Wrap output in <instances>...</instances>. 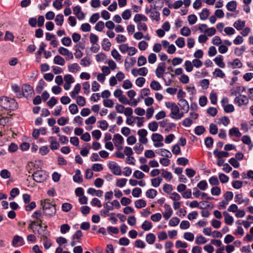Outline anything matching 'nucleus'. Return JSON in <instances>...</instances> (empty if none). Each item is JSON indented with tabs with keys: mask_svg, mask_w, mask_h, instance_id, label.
<instances>
[{
	"mask_svg": "<svg viewBox=\"0 0 253 253\" xmlns=\"http://www.w3.org/2000/svg\"><path fill=\"white\" fill-rule=\"evenodd\" d=\"M41 206L42 208L43 214L47 217H51L56 213V205L53 200L44 199L41 201Z\"/></svg>",
	"mask_w": 253,
	"mask_h": 253,
	"instance_id": "nucleus-1",
	"label": "nucleus"
},
{
	"mask_svg": "<svg viewBox=\"0 0 253 253\" xmlns=\"http://www.w3.org/2000/svg\"><path fill=\"white\" fill-rule=\"evenodd\" d=\"M166 106L170 109L171 113L170 117L175 120H179L184 116V112H180V109L178 105L176 103L170 102H166L165 103Z\"/></svg>",
	"mask_w": 253,
	"mask_h": 253,
	"instance_id": "nucleus-2",
	"label": "nucleus"
},
{
	"mask_svg": "<svg viewBox=\"0 0 253 253\" xmlns=\"http://www.w3.org/2000/svg\"><path fill=\"white\" fill-rule=\"evenodd\" d=\"M0 106L5 110H14L18 104L14 99L3 96L0 98Z\"/></svg>",
	"mask_w": 253,
	"mask_h": 253,
	"instance_id": "nucleus-3",
	"label": "nucleus"
},
{
	"mask_svg": "<svg viewBox=\"0 0 253 253\" xmlns=\"http://www.w3.org/2000/svg\"><path fill=\"white\" fill-rule=\"evenodd\" d=\"M34 180L37 182H43L47 178V174L45 171L39 170L35 171L32 175Z\"/></svg>",
	"mask_w": 253,
	"mask_h": 253,
	"instance_id": "nucleus-4",
	"label": "nucleus"
},
{
	"mask_svg": "<svg viewBox=\"0 0 253 253\" xmlns=\"http://www.w3.org/2000/svg\"><path fill=\"white\" fill-rule=\"evenodd\" d=\"M151 138L152 141L154 142V145L156 147H160L164 145V143L162 142L164 138L161 134L153 133L152 135Z\"/></svg>",
	"mask_w": 253,
	"mask_h": 253,
	"instance_id": "nucleus-5",
	"label": "nucleus"
},
{
	"mask_svg": "<svg viewBox=\"0 0 253 253\" xmlns=\"http://www.w3.org/2000/svg\"><path fill=\"white\" fill-rule=\"evenodd\" d=\"M108 167L114 175H121L122 170L121 167L115 162H110L108 164Z\"/></svg>",
	"mask_w": 253,
	"mask_h": 253,
	"instance_id": "nucleus-6",
	"label": "nucleus"
},
{
	"mask_svg": "<svg viewBox=\"0 0 253 253\" xmlns=\"http://www.w3.org/2000/svg\"><path fill=\"white\" fill-rule=\"evenodd\" d=\"M22 91L23 96L27 98L32 95L33 92V88L30 85L24 84L22 86Z\"/></svg>",
	"mask_w": 253,
	"mask_h": 253,
	"instance_id": "nucleus-7",
	"label": "nucleus"
},
{
	"mask_svg": "<svg viewBox=\"0 0 253 253\" xmlns=\"http://www.w3.org/2000/svg\"><path fill=\"white\" fill-rule=\"evenodd\" d=\"M148 69L146 67H142L139 69L134 68L131 70L132 74L136 77L138 75L145 76L148 73Z\"/></svg>",
	"mask_w": 253,
	"mask_h": 253,
	"instance_id": "nucleus-8",
	"label": "nucleus"
},
{
	"mask_svg": "<svg viewBox=\"0 0 253 253\" xmlns=\"http://www.w3.org/2000/svg\"><path fill=\"white\" fill-rule=\"evenodd\" d=\"M166 65L165 63H160L156 70L155 73L156 76L159 78H162L165 73Z\"/></svg>",
	"mask_w": 253,
	"mask_h": 253,
	"instance_id": "nucleus-9",
	"label": "nucleus"
},
{
	"mask_svg": "<svg viewBox=\"0 0 253 253\" xmlns=\"http://www.w3.org/2000/svg\"><path fill=\"white\" fill-rule=\"evenodd\" d=\"M165 211L163 212V215L165 220L169 219L173 213V211L170 205L168 204L164 205Z\"/></svg>",
	"mask_w": 253,
	"mask_h": 253,
	"instance_id": "nucleus-10",
	"label": "nucleus"
},
{
	"mask_svg": "<svg viewBox=\"0 0 253 253\" xmlns=\"http://www.w3.org/2000/svg\"><path fill=\"white\" fill-rule=\"evenodd\" d=\"M48 141L50 143L49 147L51 150H57L59 148L60 144L55 137L50 136L48 139Z\"/></svg>",
	"mask_w": 253,
	"mask_h": 253,
	"instance_id": "nucleus-11",
	"label": "nucleus"
},
{
	"mask_svg": "<svg viewBox=\"0 0 253 253\" xmlns=\"http://www.w3.org/2000/svg\"><path fill=\"white\" fill-rule=\"evenodd\" d=\"M249 100L248 98L244 95H240L235 99V102L238 104L239 106L247 104Z\"/></svg>",
	"mask_w": 253,
	"mask_h": 253,
	"instance_id": "nucleus-12",
	"label": "nucleus"
},
{
	"mask_svg": "<svg viewBox=\"0 0 253 253\" xmlns=\"http://www.w3.org/2000/svg\"><path fill=\"white\" fill-rule=\"evenodd\" d=\"M73 10L74 13L79 20H83L84 18V14L82 11L81 7L79 5H77L73 7Z\"/></svg>",
	"mask_w": 253,
	"mask_h": 253,
	"instance_id": "nucleus-13",
	"label": "nucleus"
},
{
	"mask_svg": "<svg viewBox=\"0 0 253 253\" xmlns=\"http://www.w3.org/2000/svg\"><path fill=\"white\" fill-rule=\"evenodd\" d=\"M25 244L23 238L18 235L14 236L12 240V245L14 247L21 246Z\"/></svg>",
	"mask_w": 253,
	"mask_h": 253,
	"instance_id": "nucleus-14",
	"label": "nucleus"
},
{
	"mask_svg": "<svg viewBox=\"0 0 253 253\" xmlns=\"http://www.w3.org/2000/svg\"><path fill=\"white\" fill-rule=\"evenodd\" d=\"M228 67L235 69L236 68H240L243 66V63L238 58L235 59L232 62L227 63Z\"/></svg>",
	"mask_w": 253,
	"mask_h": 253,
	"instance_id": "nucleus-15",
	"label": "nucleus"
},
{
	"mask_svg": "<svg viewBox=\"0 0 253 253\" xmlns=\"http://www.w3.org/2000/svg\"><path fill=\"white\" fill-rule=\"evenodd\" d=\"M178 105L180 107L181 110L183 111L182 112H184V114L188 113L189 110V106L186 100L179 101Z\"/></svg>",
	"mask_w": 253,
	"mask_h": 253,
	"instance_id": "nucleus-16",
	"label": "nucleus"
},
{
	"mask_svg": "<svg viewBox=\"0 0 253 253\" xmlns=\"http://www.w3.org/2000/svg\"><path fill=\"white\" fill-rule=\"evenodd\" d=\"M213 61L219 67L224 68L225 67V64L223 62V57L222 55H219L217 56Z\"/></svg>",
	"mask_w": 253,
	"mask_h": 253,
	"instance_id": "nucleus-17",
	"label": "nucleus"
},
{
	"mask_svg": "<svg viewBox=\"0 0 253 253\" xmlns=\"http://www.w3.org/2000/svg\"><path fill=\"white\" fill-rule=\"evenodd\" d=\"M235 202L238 204H241L243 203L248 204L249 203V199H243L242 194H238L235 197Z\"/></svg>",
	"mask_w": 253,
	"mask_h": 253,
	"instance_id": "nucleus-18",
	"label": "nucleus"
},
{
	"mask_svg": "<svg viewBox=\"0 0 253 253\" xmlns=\"http://www.w3.org/2000/svg\"><path fill=\"white\" fill-rule=\"evenodd\" d=\"M113 142L115 145L116 144H123L124 143V138L121 135L117 133L113 136Z\"/></svg>",
	"mask_w": 253,
	"mask_h": 253,
	"instance_id": "nucleus-19",
	"label": "nucleus"
},
{
	"mask_svg": "<svg viewBox=\"0 0 253 253\" xmlns=\"http://www.w3.org/2000/svg\"><path fill=\"white\" fill-rule=\"evenodd\" d=\"M88 194H91L92 196H96L97 197H100L103 195V191L100 190H95L92 188H89L88 189L87 191Z\"/></svg>",
	"mask_w": 253,
	"mask_h": 253,
	"instance_id": "nucleus-20",
	"label": "nucleus"
},
{
	"mask_svg": "<svg viewBox=\"0 0 253 253\" xmlns=\"http://www.w3.org/2000/svg\"><path fill=\"white\" fill-rule=\"evenodd\" d=\"M237 3L236 1L232 0L228 2L226 6L228 10L230 11H235L236 9Z\"/></svg>",
	"mask_w": 253,
	"mask_h": 253,
	"instance_id": "nucleus-21",
	"label": "nucleus"
},
{
	"mask_svg": "<svg viewBox=\"0 0 253 253\" xmlns=\"http://www.w3.org/2000/svg\"><path fill=\"white\" fill-rule=\"evenodd\" d=\"M81 89L80 84H77L74 87L73 90L70 93L71 97L73 99L76 98L77 95L79 94Z\"/></svg>",
	"mask_w": 253,
	"mask_h": 253,
	"instance_id": "nucleus-22",
	"label": "nucleus"
},
{
	"mask_svg": "<svg viewBox=\"0 0 253 253\" xmlns=\"http://www.w3.org/2000/svg\"><path fill=\"white\" fill-rule=\"evenodd\" d=\"M73 180L78 183H81L83 181L81 172L80 169H77L75 171V174L73 176Z\"/></svg>",
	"mask_w": 253,
	"mask_h": 253,
	"instance_id": "nucleus-23",
	"label": "nucleus"
},
{
	"mask_svg": "<svg viewBox=\"0 0 253 253\" xmlns=\"http://www.w3.org/2000/svg\"><path fill=\"white\" fill-rule=\"evenodd\" d=\"M229 134L230 136H235L237 137H240L242 135L239 128L236 127H234L229 130Z\"/></svg>",
	"mask_w": 253,
	"mask_h": 253,
	"instance_id": "nucleus-24",
	"label": "nucleus"
},
{
	"mask_svg": "<svg viewBox=\"0 0 253 253\" xmlns=\"http://www.w3.org/2000/svg\"><path fill=\"white\" fill-rule=\"evenodd\" d=\"M54 63L60 66H63L65 64L64 59L60 55H56L53 59Z\"/></svg>",
	"mask_w": 253,
	"mask_h": 253,
	"instance_id": "nucleus-25",
	"label": "nucleus"
},
{
	"mask_svg": "<svg viewBox=\"0 0 253 253\" xmlns=\"http://www.w3.org/2000/svg\"><path fill=\"white\" fill-rule=\"evenodd\" d=\"M223 214L224 216V221L228 225H231L234 219L232 216H230L228 212L224 211Z\"/></svg>",
	"mask_w": 253,
	"mask_h": 253,
	"instance_id": "nucleus-26",
	"label": "nucleus"
},
{
	"mask_svg": "<svg viewBox=\"0 0 253 253\" xmlns=\"http://www.w3.org/2000/svg\"><path fill=\"white\" fill-rule=\"evenodd\" d=\"M156 153L160 156H164L166 158H170L172 156L171 153L165 149H161L158 151H157Z\"/></svg>",
	"mask_w": 253,
	"mask_h": 253,
	"instance_id": "nucleus-27",
	"label": "nucleus"
},
{
	"mask_svg": "<svg viewBox=\"0 0 253 253\" xmlns=\"http://www.w3.org/2000/svg\"><path fill=\"white\" fill-rule=\"evenodd\" d=\"M111 55L117 61L119 62L120 63L122 62V56L116 49H113L111 51Z\"/></svg>",
	"mask_w": 253,
	"mask_h": 253,
	"instance_id": "nucleus-28",
	"label": "nucleus"
},
{
	"mask_svg": "<svg viewBox=\"0 0 253 253\" xmlns=\"http://www.w3.org/2000/svg\"><path fill=\"white\" fill-rule=\"evenodd\" d=\"M213 76L216 78H224L225 77L223 72L219 68H216L212 73Z\"/></svg>",
	"mask_w": 253,
	"mask_h": 253,
	"instance_id": "nucleus-29",
	"label": "nucleus"
},
{
	"mask_svg": "<svg viewBox=\"0 0 253 253\" xmlns=\"http://www.w3.org/2000/svg\"><path fill=\"white\" fill-rule=\"evenodd\" d=\"M210 15V11L207 8H204L200 13V18L202 20H206Z\"/></svg>",
	"mask_w": 253,
	"mask_h": 253,
	"instance_id": "nucleus-30",
	"label": "nucleus"
},
{
	"mask_svg": "<svg viewBox=\"0 0 253 253\" xmlns=\"http://www.w3.org/2000/svg\"><path fill=\"white\" fill-rule=\"evenodd\" d=\"M233 25L237 30H241L245 26V21L238 20L234 22Z\"/></svg>",
	"mask_w": 253,
	"mask_h": 253,
	"instance_id": "nucleus-31",
	"label": "nucleus"
},
{
	"mask_svg": "<svg viewBox=\"0 0 253 253\" xmlns=\"http://www.w3.org/2000/svg\"><path fill=\"white\" fill-rule=\"evenodd\" d=\"M213 154L216 156L218 159H221L223 157H227L229 156V153L225 151H218L215 150L213 151Z\"/></svg>",
	"mask_w": 253,
	"mask_h": 253,
	"instance_id": "nucleus-32",
	"label": "nucleus"
},
{
	"mask_svg": "<svg viewBox=\"0 0 253 253\" xmlns=\"http://www.w3.org/2000/svg\"><path fill=\"white\" fill-rule=\"evenodd\" d=\"M68 67L69 71L72 73H76L80 69V67L77 63L69 64Z\"/></svg>",
	"mask_w": 253,
	"mask_h": 253,
	"instance_id": "nucleus-33",
	"label": "nucleus"
},
{
	"mask_svg": "<svg viewBox=\"0 0 253 253\" xmlns=\"http://www.w3.org/2000/svg\"><path fill=\"white\" fill-rule=\"evenodd\" d=\"M150 86L151 88L154 90H159L162 88V86L158 82L155 80L151 82Z\"/></svg>",
	"mask_w": 253,
	"mask_h": 253,
	"instance_id": "nucleus-34",
	"label": "nucleus"
},
{
	"mask_svg": "<svg viewBox=\"0 0 253 253\" xmlns=\"http://www.w3.org/2000/svg\"><path fill=\"white\" fill-rule=\"evenodd\" d=\"M157 195V191L154 189H150L148 190L146 192V195L147 198L153 199Z\"/></svg>",
	"mask_w": 253,
	"mask_h": 253,
	"instance_id": "nucleus-35",
	"label": "nucleus"
},
{
	"mask_svg": "<svg viewBox=\"0 0 253 253\" xmlns=\"http://www.w3.org/2000/svg\"><path fill=\"white\" fill-rule=\"evenodd\" d=\"M45 85V82L42 79L40 80L36 88V91L37 93H40L43 90V87Z\"/></svg>",
	"mask_w": 253,
	"mask_h": 253,
	"instance_id": "nucleus-36",
	"label": "nucleus"
},
{
	"mask_svg": "<svg viewBox=\"0 0 253 253\" xmlns=\"http://www.w3.org/2000/svg\"><path fill=\"white\" fill-rule=\"evenodd\" d=\"M150 17L153 19L157 21L160 20V13L155 8H153L152 12L150 14Z\"/></svg>",
	"mask_w": 253,
	"mask_h": 253,
	"instance_id": "nucleus-37",
	"label": "nucleus"
},
{
	"mask_svg": "<svg viewBox=\"0 0 253 253\" xmlns=\"http://www.w3.org/2000/svg\"><path fill=\"white\" fill-rule=\"evenodd\" d=\"M111 43L108 39H104L103 40L102 44V48L105 51H109L110 50Z\"/></svg>",
	"mask_w": 253,
	"mask_h": 253,
	"instance_id": "nucleus-38",
	"label": "nucleus"
},
{
	"mask_svg": "<svg viewBox=\"0 0 253 253\" xmlns=\"http://www.w3.org/2000/svg\"><path fill=\"white\" fill-rule=\"evenodd\" d=\"M135 206L137 209H140L145 207L146 206V202L143 199H139L136 200L135 203Z\"/></svg>",
	"mask_w": 253,
	"mask_h": 253,
	"instance_id": "nucleus-39",
	"label": "nucleus"
},
{
	"mask_svg": "<svg viewBox=\"0 0 253 253\" xmlns=\"http://www.w3.org/2000/svg\"><path fill=\"white\" fill-rule=\"evenodd\" d=\"M156 240V237L153 233H149L146 236V241L149 244H153Z\"/></svg>",
	"mask_w": 253,
	"mask_h": 253,
	"instance_id": "nucleus-40",
	"label": "nucleus"
},
{
	"mask_svg": "<svg viewBox=\"0 0 253 253\" xmlns=\"http://www.w3.org/2000/svg\"><path fill=\"white\" fill-rule=\"evenodd\" d=\"M183 4V1L179 0L175 1L173 3L169 4L168 6L169 8L178 9L180 8Z\"/></svg>",
	"mask_w": 253,
	"mask_h": 253,
	"instance_id": "nucleus-41",
	"label": "nucleus"
},
{
	"mask_svg": "<svg viewBox=\"0 0 253 253\" xmlns=\"http://www.w3.org/2000/svg\"><path fill=\"white\" fill-rule=\"evenodd\" d=\"M184 66L185 70L187 72H191L193 69V65L191 61L190 60H186L184 63Z\"/></svg>",
	"mask_w": 253,
	"mask_h": 253,
	"instance_id": "nucleus-42",
	"label": "nucleus"
},
{
	"mask_svg": "<svg viewBox=\"0 0 253 253\" xmlns=\"http://www.w3.org/2000/svg\"><path fill=\"white\" fill-rule=\"evenodd\" d=\"M242 141L243 143L249 145L250 149H252L253 147V145L251 143V138L249 136L244 135L242 138Z\"/></svg>",
	"mask_w": 253,
	"mask_h": 253,
	"instance_id": "nucleus-43",
	"label": "nucleus"
},
{
	"mask_svg": "<svg viewBox=\"0 0 253 253\" xmlns=\"http://www.w3.org/2000/svg\"><path fill=\"white\" fill-rule=\"evenodd\" d=\"M152 227V224L151 222L145 220L141 225V228L145 231H148Z\"/></svg>",
	"mask_w": 253,
	"mask_h": 253,
	"instance_id": "nucleus-44",
	"label": "nucleus"
},
{
	"mask_svg": "<svg viewBox=\"0 0 253 253\" xmlns=\"http://www.w3.org/2000/svg\"><path fill=\"white\" fill-rule=\"evenodd\" d=\"M206 131V129L203 126H197L194 129L195 133L198 135L203 134Z\"/></svg>",
	"mask_w": 253,
	"mask_h": 253,
	"instance_id": "nucleus-45",
	"label": "nucleus"
},
{
	"mask_svg": "<svg viewBox=\"0 0 253 253\" xmlns=\"http://www.w3.org/2000/svg\"><path fill=\"white\" fill-rule=\"evenodd\" d=\"M162 175L166 179L170 181L172 178V175L170 172L164 169L162 170Z\"/></svg>",
	"mask_w": 253,
	"mask_h": 253,
	"instance_id": "nucleus-46",
	"label": "nucleus"
},
{
	"mask_svg": "<svg viewBox=\"0 0 253 253\" xmlns=\"http://www.w3.org/2000/svg\"><path fill=\"white\" fill-rule=\"evenodd\" d=\"M83 236V233L81 230H77L72 237L73 240H76L77 242H80V240Z\"/></svg>",
	"mask_w": 253,
	"mask_h": 253,
	"instance_id": "nucleus-47",
	"label": "nucleus"
},
{
	"mask_svg": "<svg viewBox=\"0 0 253 253\" xmlns=\"http://www.w3.org/2000/svg\"><path fill=\"white\" fill-rule=\"evenodd\" d=\"M158 125H159V124L157 122L154 121L151 123H150L148 124V128L150 130H151L152 131H156L158 129Z\"/></svg>",
	"mask_w": 253,
	"mask_h": 253,
	"instance_id": "nucleus-48",
	"label": "nucleus"
},
{
	"mask_svg": "<svg viewBox=\"0 0 253 253\" xmlns=\"http://www.w3.org/2000/svg\"><path fill=\"white\" fill-rule=\"evenodd\" d=\"M76 102L78 105L81 107L84 106L86 103L85 98L82 96H79L77 97Z\"/></svg>",
	"mask_w": 253,
	"mask_h": 253,
	"instance_id": "nucleus-49",
	"label": "nucleus"
},
{
	"mask_svg": "<svg viewBox=\"0 0 253 253\" xmlns=\"http://www.w3.org/2000/svg\"><path fill=\"white\" fill-rule=\"evenodd\" d=\"M162 180V178L160 177H157L156 178H154L151 179V183L153 186L155 187H158L161 181Z\"/></svg>",
	"mask_w": 253,
	"mask_h": 253,
	"instance_id": "nucleus-50",
	"label": "nucleus"
},
{
	"mask_svg": "<svg viewBox=\"0 0 253 253\" xmlns=\"http://www.w3.org/2000/svg\"><path fill=\"white\" fill-rule=\"evenodd\" d=\"M55 21L57 25L61 26L64 21V17L62 14H58L55 19Z\"/></svg>",
	"mask_w": 253,
	"mask_h": 253,
	"instance_id": "nucleus-51",
	"label": "nucleus"
},
{
	"mask_svg": "<svg viewBox=\"0 0 253 253\" xmlns=\"http://www.w3.org/2000/svg\"><path fill=\"white\" fill-rule=\"evenodd\" d=\"M191 33V30L188 27H183L180 30L181 34L185 37L190 35Z\"/></svg>",
	"mask_w": 253,
	"mask_h": 253,
	"instance_id": "nucleus-52",
	"label": "nucleus"
},
{
	"mask_svg": "<svg viewBox=\"0 0 253 253\" xmlns=\"http://www.w3.org/2000/svg\"><path fill=\"white\" fill-rule=\"evenodd\" d=\"M69 109L72 114H76L78 113L79 110L77 105L76 104H71L69 107Z\"/></svg>",
	"mask_w": 253,
	"mask_h": 253,
	"instance_id": "nucleus-53",
	"label": "nucleus"
},
{
	"mask_svg": "<svg viewBox=\"0 0 253 253\" xmlns=\"http://www.w3.org/2000/svg\"><path fill=\"white\" fill-rule=\"evenodd\" d=\"M207 242L206 238L203 236H197L196 238L195 242L197 245L204 244Z\"/></svg>",
	"mask_w": 253,
	"mask_h": 253,
	"instance_id": "nucleus-54",
	"label": "nucleus"
},
{
	"mask_svg": "<svg viewBox=\"0 0 253 253\" xmlns=\"http://www.w3.org/2000/svg\"><path fill=\"white\" fill-rule=\"evenodd\" d=\"M208 184L206 180H201L197 184V187L201 190H205Z\"/></svg>",
	"mask_w": 253,
	"mask_h": 253,
	"instance_id": "nucleus-55",
	"label": "nucleus"
},
{
	"mask_svg": "<svg viewBox=\"0 0 253 253\" xmlns=\"http://www.w3.org/2000/svg\"><path fill=\"white\" fill-rule=\"evenodd\" d=\"M146 62H147L146 58L143 55H140L138 58L137 65L138 66H143L146 63Z\"/></svg>",
	"mask_w": 253,
	"mask_h": 253,
	"instance_id": "nucleus-56",
	"label": "nucleus"
},
{
	"mask_svg": "<svg viewBox=\"0 0 253 253\" xmlns=\"http://www.w3.org/2000/svg\"><path fill=\"white\" fill-rule=\"evenodd\" d=\"M188 21L190 25L195 24L197 21V17L195 14H191L188 16Z\"/></svg>",
	"mask_w": 253,
	"mask_h": 253,
	"instance_id": "nucleus-57",
	"label": "nucleus"
},
{
	"mask_svg": "<svg viewBox=\"0 0 253 253\" xmlns=\"http://www.w3.org/2000/svg\"><path fill=\"white\" fill-rule=\"evenodd\" d=\"M131 11L129 9L125 10L122 14V18L124 20H128L131 17Z\"/></svg>",
	"mask_w": 253,
	"mask_h": 253,
	"instance_id": "nucleus-58",
	"label": "nucleus"
},
{
	"mask_svg": "<svg viewBox=\"0 0 253 253\" xmlns=\"http://www.w3.org/2000/svg\"><path fill=\"white\" fill-rule=\"evenodd\" d=\"M175 44L180 48H182L185 46L184 39L182 37L178 38L175 41Z\"/></svg>",
	"mask_w": 253,
	"mask_h": 253,
	"instance_id": "nucleus-59",
	"label": "nucleus"
},
{
	"mask_svg": "<svg viewBox=\"0 0 253 253\" xmlns=\"http://www.w3.org/2000/svg\"><path fill=\"white\" fill-rule=\"evenodd\" d=\"M189 161L184 157L179 158L177 160V163L179 165L186 166L188 164Z\"/></svg>",
	"mask_w": 253,
	"mask_h": 253,
	"instance_id": "nucleus-60",
	"label": "nucleus"
},
{
	"mask_svg": "<svg viewBox=\"0 0 253 253\" xmlns=\"http://www.w3.org/2000/svg\"><path fill=\"white\" fill-rule=\"evenodd\" d=\"M205 33L208 36H212L215 34L216 33V29L214 27H211L210 28H207L205 30Z\"/></svg>",
	"mask_w": 253,
	"mask_h": 253,
	"instance_id": "nucleus-61",
	"label": "nucleus"
},
{
	"mask_svg": "<svg viewBox=\"0 0 253 253\" xmlns=\"http://www.w3.org/2000/svg\"><path fill=\"white\" fill-rule=\"evenodd\" d=\"M70 230V227L68 224H63L60 226V232L62 234H66Z\"/></svg>",
	"mask_w": 253,
	"mask_h": 253,
	"instance_id": "nucleus-62",
	"label": "nucleus"
},
{
	"mask_svg": "<svg viewBox=\"0 0 253 253\" xmlns=\"http://www.w3.org/2000/svg\"><path fill=\"white\" fill-rule=\"evenodd\" d=\"M72 208V205L68 203H63L62 205V210L64 212H68Z\"/></svg>",
	"mask_w": 253,
	"mask_h": 253,
	"instance_id": "nucleus-63",
	"label": "nucleus"
},
{
	"mask_svg": "<svg viewBox=\"0 0 253 253\" xmlns=\"http://www.w3.org/2000/svg\"><path fill=\"white\" fill-rule=\"evenodd\" d=\"M179 221L180 220L178 217H173L169 221V225L170 226H175L178 224Z\"/></svg>",
	"mask_w": 253,
	"mask_h": 253,
	"instance_id": "nucleus-64",
	"label": "nucleus"
}]
</instances>
